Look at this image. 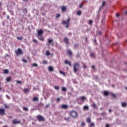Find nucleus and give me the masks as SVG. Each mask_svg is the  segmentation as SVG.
<instances>
[{"mask_svg":"<svg viewBox=\"0 0 127 127\" xmlns=\"http://www.w3.org/2000/svg\"><path fill=\"white\" fill-rule=\"evenodd\" d=\"M69 115L73 119H76V118H78V112L72 110L69 113Z\"/></svg>","mask_w":127,"mask_h":127,"instance_id":"f257e3e1","label":"nucleus"},{"mask_svg":"<svg viewBox=\"0 0 127 127\" xmlns=\"http://www.w3.org/2000/svg\"><path fill=\"white\" fill-rule=\"evenodd\" d=\"M70 22V18H68L67 20H63V24H65V27L66 28H68L69 27L70 24L69 23Z\"/></svg>","mask_w":127,"mask_h":127,"instance_id":"f03ea898","label":"nucleus"},{"mask_svg":"<svg viewBox=\"0 0 127 127\" xmlns=\"http://www.w3.org/2000/svg\"><path fill=\"white\" fill-rule=\"evenodd\" d=\"M80 67V64L78 63H76L73 65V71L74 73H76V72L78 71V68Z\"/></svg>","mask_w":127,"mask_h":127,"instance_id":"7ed1b4c3","label":"nucleus"},{"mask_svg":"<svg viewBox=\"0 0 127 127\" xmlns=\"http://www.w3.org/2000/svg\"><path fill=\"white\" fill-rule=\"evenodd\" d=\"M36 118L39 122H44V121H45V119H44V117H43V116L41 115L37 116Z\"/></svg>","mask_w":127,"mask_h":127,"instance_id":"20e7f679","label":"nucleus"},{"mask_svg":"<svg viewBox=\"0 0 127 127\" xmlns=\"http://www.w3.org/2000/svg\"><path fill=\"white\" fill-rule=\"evenodd\" d=\"M15 53L17 56H18V55H22V54H23V52H22L21 49H18L17 50L15 51Z\"/></svg>","mask_w":127,"mask_h":127,"instance_id":"39448f33","label":"nucleus"},{"mask_svg":"<svg viewBox=\"0 0 127 127\" xmlns=\"http://www.w3.org/2000/svg\"><path fill=\"white\" fill-rule=\"evenodd\" d=\"M21 123V121H17L16 119H14L12 121V124L13 125H17L18 124H20Z\"/></svg>","mask_w":127,"mask_h":127,"instance_id":"423d86ee","label":"nucleus"},{"mask_svg":"<svg viewBox=\"0 0 127 127\" xmlns=\"http://www.w3.org/2000/svg\"><path fill=\"white\" fill-rule=\"evenodd\" d=\"M42 34H43V30H42V29H40L38 31V34L37 35V36H43Z\"/></svg>","mask_w":127,"mask_h":127,"instance_id":"0eeeda50","label":"nucleus"},{"mask_svg":"<svg viewBox=\"0 0 127 127\" xmlns=\"http://www.w3.org/2000/svg\"><path fill=\"white\" fill-rule=\"evenodd\" d=\"M4 112L5 110L4 109L0 108V116H4Z\"/></svg>","mask_w":127,"mask_h":127,"instance_id":"6e6552de","label":"nucleus"},{"mask_svg":"<svg viewBox=\"0 0 127 127\" xmlns=\"http://www.w3.org/2000/svg\"><path fill=\"white\" fill-rule=\"evenodd\" d=\"M64 42L66 45H68L69 44V39L67 37H65L64 39Z\"/></svg>","mask_w":127,"mask_h":127,"instance_id":"1a4fd4ad","label":"nucleus"},{"mask_svg":"<svg viewBox=\"0 0 127 127\" xmlns=\"http://www.w3.org/2000/svg\"><path fill=\"white\" fill-rule=\"evenodd\" d=\"M64 64H67L68 65H69V66H72V64H71V62H69L67 60L64 61Z\"/></svg>","mask_w":127,"mask_h":127,"instance_id":"9d476101","label":"nucleus"},{"mask_svg":"<svg viewBox=\"0 0 127 127\" xmlns=\"http://www.w3.org/2000/svg\"><path fill=\"white\" fill-rule=\"evenodd\" d=\"M62 11L63 12L66 11L67 10V8H66V6H63L61 7Z\"/></svg>","mask_w":127,"mask_h":127,"instance_id":"9b49d317","label":"nucleus"},{"mask_svg":"<svg viewBox=\"0 0 127 127\" xmlns=\"http://www.w3.org/2000/svg\"><path fill=\"white\" fill-rule=\"evenodd\" d=\"M91 107H92V108H93V109H94L95 110H97V109H98V107H97V105L95 103H92L91 104Z\"/></svg>","mask_w":127,"mask_h":127,"instance_id":"f8f14e48","label":"nucleus"},{"mask_svg":"<svg viewBox=\"0 0 127 127\" xmlns=\"http://www.w3.org/2000/svg\"><path fill=\"white\" fill-rule=\"evenodd\" d=\"M61 108L62 109H67V108H68V106L66 105H65V104H63V105H62L61 106Z\"/></svg>","mask_w":127,"mask_h":127,"instance_id":"ddd939ff","label":"nucleus"},{"mask_svg":"<svg viewBox=\"0 0 127 127\" xmlns=\"http://www.w3.org/2000/svg\"><path fill=\"white\" fill-rule=\"evenodd\" d=\"M104 96H105V97H107V96H109V94H110L109 93V92L107 91H104L103 93Z\"/></svg>","mask_w":127,"mask_h":127,"instance_id":"4468645a","label":"nucleus"},{"mask_svg":"<svg viewBox=\"0 0 127 127\" xmlns=\"http://www.w3.org/2000/svg\"><path fill=\"white\" fill-rule=\"evenodd\" d=\"M38 36V39H39V40H40V41H43L44 40V38H43V36Z\"/></svg>","mask_w":127,"mask_h":127,"instance_id":"2eb2a0df","label":"nucleus"},{"mask_svg":"<svg viewBox=\"0 0 127 127\" xmlns=\"http://www.w3.org/2000/svg\"><path fill=\"white\" fill-rule=\"evenodd\" d=\"M54 70V69L52 66H49V71H50V72H52Z\"/></svg>","mask_w":127,"mask_h":127,"instance_id":"dca6fc26","label":"nucleus"},{"mask_svg":"<svg viewBox=\"0 0 127 127\" xmlns=\"http://www.w3.org/2000/svg\"><path fill=\"white\" fill-rule=\"evenodd\" d=\"M127 103L126 102H122V106L123 107V108H125V107H127Z\"/></svg>","mask_w":127,"mask_h":127,"instance_id":"f3484780","label":"nucleus"},{"mask_svg":"<svg viewBox=\"0 0 127 127\" xmlns=\"http://www.w3.org/2000/svg\"><path fill=\"white\" fill-rule=\"evenodd\" d=\"M83 110H84L85 111H88V110H89V106H84L83 107Z\"/></svg>","mask_w":127,"mask_h":127,"instance_id":"a211bd4d","label":"nucleus"},{"mask_svg":"<svg viewBox=\"0 0 127 127\" xmlns=\"http://www.w3.org/2000/svg\"><path fill=\"white\" fill-rule=\"evenodd\" d=\"M38 98L36 97H35L33 98V102H37L38 101Z\"/></svg>","mask_w":127,"mask_h":127,"instance_id":"6ab92c4d","label":"nucleus"},{"mask_svg":"<svg viewBox=\"0 0 127 127\" xmlns=\"http://www.w3.org/2000/svg\"><path fill=\"white\" fill-rule=\"evenodd\" d=\"M11 80V77L10 76L7 77L6 78V81H7V82H9V81Z\"/></svg>","mask_w":127,"mask_h":127,"instance_id":"aec40b11","label":"nucleus"},{"mask_svg":"<svg viewBox=\"0 0 127 127\" xmlns=\"http://www.w3.org/2000/svg\"><path fill=\"white\" fill-rule=\"evenodd\" d=\"M86 122L88 124H90V123H91V118L90 117L87 118L86 120Z\"/></svg>","mask_w":127,"mask_h":127,"instance_id":"412c9836","label":"nucleus"},{"mask_svg":"<svg viewBox=\"0 0 127 127\" xmlns=\"http://www.w3.org/2000/svg\"><path fill=\"white\" fill-rule=\"evenodd\" d=\"M86 99V97H85V96H82L81 97H80L79 98V100H81V101H82L83 102H84V101H85V99Z\"/></svg>","mask_w":127,"mask_h":127,"instance_id":"4be33fe9","label":"nucleus"},{"mask_svg":"<svg viewBox=\"0 0 127 127\" xmlns=\"http://www.w3.org/2000/svg\"><path fill=\"white\" fill-rule=\"evenodd\" d=\"M110 95H111V96H112V97H113V98H117V96H116V94L112 93H110Z\"/></svg>","mask_w":127,"mask_h":127,"instance_id":"5701e85b","label":"nucleus"},{"mask_svg":"<svg viewBox=\"0 0 127 127\" xmlns=\"http://www.w3.org/2000/svg\"><path fill=\"white\" fill-rule=\"evenodd\" d=\"M62 92H66V91H67V89L64 87H63L62 88Z\"/></svg>","mask_w":127,"mask_h":127,"instance_id":"b1692460","label":"nucleus"},{"mask_svg":"<svg viewBox=\"0 0 127 127\" xmlns=\"http://www.w3.org/2000/svg\"><path fill=\"white\" fill-rule=\"evenodd\" d=\"M95 127V124H94L93 123H91L89 124V127Z\"/></svg>","mask_w":127,"mask_h":127,"instance_id":"393cba45","label":"nucleus"},{"mask_svg":"<svg viewBox=\"0 0 127 127\" xmlns=\"http://www.w3.org/2000/svg\"><path fill=\"white\" fill-rule=\"evenodd\" d=\"M53 41V40L49 39L48 40V43H49V44H50V43H51Z\"/></svg>","mask_w":127,"mask_h":127,"instance_id":"a878e982","label":"nucleus"},{"mask_svg":"<svg viewBox=\"0 0 127 127\" xmlns=\"http://www.w3.org/2000/svg\"><path fill=\"white\" fill-rule=\"evenodd\" d=\"M105 4H106V2H105V1H102V5L100 7V8H103V6H104V5H105Z\"/></svg>","mask_w":127,"mask_h":127,"instance_id":"bb28decb","label":"nucleus"},{"mask_svg":"<svg viewBox=\"0 0 127 127\" xmlns=\"http://www.w3.org/2000/svg\"><path fill=\"white\" fill-rule=\"evenodd\" d=\"M17 39L18 40H22V39H23V37H22L21 36V37H17Z\"/></svg>","mask_w":127,"mask_h":127,"instance_id":"cd10ccee","label":"nucleus"},{"mask_svg":"<svg viewBox=\"0 0 127 127\" xmlns=\"http://www.w3.org/2000/svg\"><path fill=\"white\" fill-rule=\"evenodd\" d=\"M23 111H25L26 112L28 111V109L26 107H23Z\"/></svg>","mask_w":127,"mask_h":127,"instance_id":"c85d7f7f","label":"nucleus"},{"mask_svg":"<svg viewBox=\"0 0 127 127\" xmlns=\"http://www.w3.org/2000/svg\"><path fill=\"white\" fill-rule=\"evenodd\" d=\"M4 74L8 73V69H4Z\"/></svg>","mask_w":127,"mask_h":127,"instance_id":"c756f323","label":"nucleus"},{"mask_svg":"<svg viewBox=\"0 0 127 127\" xmlns=\"http://www.w3.org/2000/svg\"><path fill=\"white\" fill-rule=\"evenodd\" d=\"M24 92L25 93H28V92H29V90L27 88H25L24 89Z\"/></svg>","mask_w":127,"mask_h":127,"instance_id":"7c9ffc66","label":"nucleus"},{"mask_svg":"<svg viewBox=\"0 0 127 127\" xmlns=\"http://www.w3.org/2000/svg\"><path fill=\"white\" fill-rule=\"evenodd\" d=\"M46 55L47 56H49V55H50V52H49V51H47L46 52Z\"/></svg>","mask_w":127,"mask_h":127,"instance_id":"2f4dec72","label":"nucleus"},{"mask_svg":"<svg viewBox=\"0 0 127 127\" xmlns=\"http://www.w3.org/2000/svg\"><path fill=\"white\" fill-rule=\"evenodd\" d=\"M37 66H38L37 64L34 63V64H32V67H37Z\"/></svg>","mask_w":127,"mask_h":127,"instance_id":"473e14b6","label":"nucleus"},{"mask_svg":"<svg viewBox=\"0 0 127 127\" xmlns=\"http://www.w3.org/2000/svg\"><path fill=\"white\" fill-rule=\"evenodd\" d=\"M64 120L66 121V122H69V121H70V118L69 117L65 118Z\"/></svg>","mask_w":127,"mask_h":127,"instance_id":"72a5a7b5","label":"nucleus"},{"mask_svg":"<svg viewBox=\"0 0 127 127\" xmlns=\"http://www.w3.org/2000/svg\"><path fill=\"white\" fill-rule=\"evenodd\" d=\"M67 54L68 55H69L70 56H71V55H72V52H71V51H70V50H68L67 51Z\"/></svg>","mask_w":127,"mask_h":127,"instance_id":"f704fd0d","label":"nucleus"},{"mask_svg":"<svg viewBox=\"0 0 127 127\" xmlns=\"http://www.w3.org/2000/svg\"><path fill=\"white\" fill-rule=\"evenodd\" d=\"M33 42H34V43H36V44L38 43V41H37V40H36L35 39H33Z\"/></svg>","mask_w":127,"mask_h":127,"instance_id":"c9c22d12","label":"nucleus"},{"mask_svg":"<svg viewBox=\"0 0 127 127\" xmlns=\"http://www.w3.org/2000/svg\"><path fill=\"white\" fill-rule=\"evenodd\" d=\"M77 13V15H80L81 12V11H80V10H78V11H77V13Z\"/></svg>","mask_w":127,"mask_h":127,"instance_id":"e433bc0d","label":"nucleus"},{"mask_svg":"<svg viewBox=\"0 0 127 127\" xmlns=\"http://www.w3.org/2000/svg\"><path fill=\"white\" fill-rule=\"evenodd\" d=\"M60 73L62 74L64 76H65V72H64L61 70L60 71Z\"/></svg>","mask_w":127,"mask_h":127,"instance_id":"4c0bfd02","label":"nucleus"},{"mask_svg":"<svg viewBox=\"0 0 127 127\" xmlns=\"http://www.w3.org/2000/svg\"><path fill=\"white\" fill-rule=\"evenodd\" d=\"M5 109H9V106L6 105V104L4 105Z\"/></svg>","mask_w":127,"mask_h":127,"instance_id":"58836bf2","label":"nucleus"},{"mask_svg":"<svg viewBox=\"0 0 127 127\" xmlns=\"http://www.w3.org/2000/svg\"><path fill=\"white\" fill-rule=\"evenodd\" d=\"M49 107H50V104H47L45 106L46 109H48V108H49Z\"/></svg>","mask_w":127,"mask_h":127,"instance_id":"ea45409f","label":"nucleus"},{"mask_svg":"<svg viewBox=\"0 0 127 127\" xmlns=\"http://www.w3.org/2000/svg\"><path fill=\"white\" fill-rule=\"evenodd\" d=\"M54 88L56 90H59V87L58 86H55Z\"/></svg>","mask_w":127,"mask_h":127,"instance_id":"a19ab883","label":"nucleus"},{"mask_svg":"<svg viewBox=\"0 0 127 127\" xmlns=\"http://www.w3.org/2000/svg\"><path fill=\"white\" fill-rule=\"evenodd\" d=\"M61 15H60V14H57L56 15V18H58V17H60Z\"/></svg>","mask_w":127,"mask_h":127,"instance_id":"79ce46f5","label":"nucleus"},{"mask_svg":"<svg viewBox=\"0 0 127 127\" xmlns=\"http://www.w3.org/2000/svg\"><path fill=\"white\" fill-rule=\"evenodd\" d=\"M85 124L84 122H82L81 126V127H84V126H85Z\"/></svg>","mask_w":127,"mask_h":127,"instance_id":"37998d69","label":"nucleus"},{"mask_svg":"<svg viewBox=\"0 0 127 127\" xmlns=\"http://www.w3.org/2000/svg\"><path fill=\"white\" fill-rule=\"evenodd\" d=\"M92 23H93V21H92V20H90L89 21V23L90 25L92 24Z\"/></svg>","mask_w":127,"mask_h":127,"instance_id":"c03bdc74","label":"nucleus"},{"mask_svg":"<svg viewBox=\"0 0 127 127\" xmlns=\"http://www.w3.org/2000/svg\"><path fill=\"white\" fill-rule=\"evenodd\" d=\"M90 56H91V57H95V55H94V54H93V53H91V54H90Z\"/></svg>","mask_w":127,"mask_h":127,"instance_id":"a18cd8bd","label":"nucleus"},{"mask_svg":"<svg viewBox=\"0 0 127 127\" xmlns=\"http://www.w3.org/2000/svg\"><path fill=\"white\" fill-rule=\"evenodd\" d=\"M43 64H47V61H43Z\"/></svg>","mask_w":127,"mask_h":127,"instance_id":"49530a36","label":"nucleus"},{"mask_svg":"<svg viewBox=\"0 0 127 127\" xmlns=\"http://www.w3.org/2000/svg\"><path fill=\"white\" fill-rule=\"evenodd\" d=\"M79 46V45L78 44H75L74 46V48H77V47H78V46Z\"/></svg>","mask_w":127,"mask_h":127,"instance_id":"de8ad7c7","label":"nucleus"},{"mask_svg":"<svg viewBox=\"0 0 127 127\" xmlns=\"http://www.w3.org/2000/svg\"><path fill=\"white\" fill-rule=\"evenodd\" d=\"M22 62H24L25 63H27V61L24 59H22Z\"/></svg>","mask_w":127,"mask_h":127,"instance_id":"09e8293b","label":"nucleus"},{"mask_svg":"<svg viewBox=\"0 0 127 127\" xmlns=\"http://www.w3.org/2000/svg\"><path fill=\"white\" fill-rule=\"evenodd\" d=\"M16 83H17V84H20L21 83V81H20L19 80H17Z\"/></svg>","mask_w":127,"mask_h":127,"instance_id":"8fccbe9b","label":"nucleus"},{"mask_svg":"<svg viewBox=\"0 0 127 127\" xmlns=\"http://www.w3.org/2000/svg\"><path fill=\"white\" fill-rule=\"evenodd\" d=\"M98 34H99L100 35H102V32H101V31H98Z\"/></svg>","mask_w":127,"mask_h":127,"instance_id":"3c124183","label":"nucleus"},{"mask_svg":"<svg viewBox=\"0 0 127 127\" xmlns=\"http://www.w3.org/2000/svg\"><path fill=\"white\" fill-rule=\"evenodd\" d=\"M57 102L60 101V98H58L57 99Z\"/></svg>","mask_w":127,"mask_h":127,"instance_id":"603ef678","label":"nucleus"},{"mask_svg":"<svg viewBox=\"0 0 127 127\" xmlns=\"http://www.w3.org/2000/svg\"><path fill=\"white\" fill-rule=\"evenodd\" d=\"M116 16L117 17H119L120 16V15L119 14V13L116 14Z\"/></svg>","mask_w":127,"mask_h":127,"instance_id":"864d4df0","label":"nucleus"},{"mask_svg":"<svg viewBox=\"0 0 127 127\" xmlns=\"http://www.w3.org/2000/svg\"><path fill=\"white\" fill-rule=\"evenodd\" d=\"M82 6H83V4H80L79 7H82Z\"/></svg>","mask_w":127,"mask_h":127,"instance_id":"5fc2aeb1","label":"nucleus"},{"mask_svg":"<svg viewBox=\"0 0 127 127\" xmlns=\"http://www.w3.org/2000/svg\"><path fill=\"white\" fill-rule=\"evenodd\" d=\"M106 114V113H101V115H102V116H104V115H105Z\"/></svg>","mask_w":127,"mask_h":127,"instance_id":"6e6d98bb","label":"nucleus"},{"mask_svg":"<svg viewBox=\"0 0 127 127\" xmlns=\"http://www.w3.org/2000/svg\"><path fill=\"white\" fill-rule=\"evenodd\" d=\"M92 69H95V66L92 65Z\"/></svg>","mask_w":127,"mask_h":127,"instance_id":"4d7b16f0","label":"nucleus"},{"mask_svg":"<svg viewBox=\"0 0 127 127\" xmlns=\"http://www.w3.org/2000/svg\"><path fill=\"white\" fill-rule=\"evenodd\" d=\"M109 112H110L111 113V112H112V109H109Z\"/></svg>","mask_w":127,"mask_h":127,"instance_id":"13d9d810","label":"nucleus"},{"mask_svg":"<svg viewBox=\"0 0 127 127\" xmlns=\"http://www.w3.org/2000/svg\"><path fill=\"white\" fill-rule=\"evenodd\" d=\"M109 127V124H107V125H106V127Z\"/></svg>","mask_w":127,"mask_h":127,"instance_id":"bf43d9fd","label":"nucleus"},{"mask_svg":"<svg viewBox=\"0 0 127 127\" xmlns=\"http://www.w3.org/2000/svg\"><path fill=\"white\" fill-rule=\"evenodd\" d=\"M7 19H9V16H7Z\"/></svg>","mask_w":127,"mask_h":127,"instance_id":"052dcab7","label":"nucleus"},{"mask_svg":"<svg viewBox=\"0 0 127 127\" xmlns=\"http://www.w3.org/2000/svg\"><path fill=\"white\" fill-rule=\"evenodd\" d=\"M83 68H87V66L86 65H83Z\"/></svg>","mask_w":127,"mask_h":127,"instance_id":"680f3d73","label":"nucleus"},{"mask_svg":"<svg viewBox=\"0 0 127 127\" xmlns=\"http://www.w3.org/2000/svg\"><path fill=\"white\" fill-rule=\"evenodd\" d=\"M125 14H127V11L125 12Z\"/></svg>","mask_w":127,"mask_h":127,"instance_id":"e2e57ef3","label":"nucleus"},{"mask_svg":"<svg viewBox=\"0 0 127 127\" xmlns=\"http://www.w3.org/2000/svg\"><path fill=\"white\" fill-rule=\"evenodd\" d=\"M9 118H10V119H12V116H9Z\"/></svg>","mask_w":127,"mask_h":127,"instance_id":"0e129e2a","label":"nucleus"},{"mask_svg":"<svg viewBox=\"0 0 127 127\" xmlns=\"http://www.w3.org/2000/svg\"><path fill=\"white\" fill-rule=\"evenodd\" d=\"M100 110H103V108H100Z\"/></svg>","mask_w":127,"mask_h":127,"instance_id":"69168bd1","label":"nucleus"},{"mask_svg":"<svg viewBox=\"0 0 127 127\" xmlns=\"http://www.w3.org/2000/svg\"><path fill=\"white\" fill-rule=\"evenodd\" d=\"M3 127H7V126H3Z\"/></svg>","mask_w":127,"mask_h":127,"instance_id":"338daca9","label":"nucleus"},{"mask_svg":"<svg viewBox=\"0 0 127 127\" xmlns=\"http://www.w3.org/2000/svg\"><path fill=\"white\" fill-rule=\"evenodd\" d=\"M125 89H126V90H127V87H125Z\"/></svg>","mask_w":127,"mask_h":127,"instance_id":"774afa93","label":"nucleus"}]
</instances>
